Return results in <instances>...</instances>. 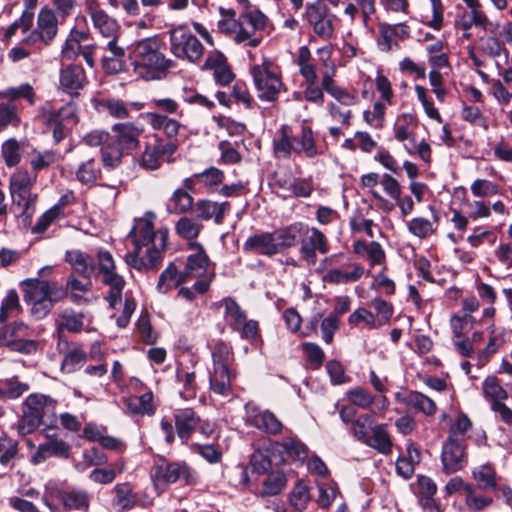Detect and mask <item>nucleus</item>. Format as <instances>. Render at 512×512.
<instances>
[{
  "label": "nucleus",
  "mask_w": 512,
  "mask_h": 512,
  "mask_svg": "<svg viewBox=\"0 0 512 512\" xmlns=\"http://www.w3.org/2000/svg\"><path fill=\"white\" fill-rule=\"evenodd\" d=\"M154 214L138 219L129 233L134 244V251L125 256V262L139 271L155 269L162 260L166 248L168 229L154 231Z\"/></svg>",
  "instance_id": "1"
},
{
  "label": "nucleus",
  "mask_w": 512,
  "mask_h": 512,
  "mask_svg": "<svg viewBox=\"0 0 512 512\" xmlns=\"http://www.w3.org/2000/svg\"><path fill=\"white\" fill-rule=\"evenodd\" d=\"M162 43L156 37H148L134 43L130 58L134 71L145 80H155L161 77L172 61L161 51Z\"/></svg>",
  "instance_id": "2"
},
{
  "label": "nucleus",
  "mask_w": 512,
  "mask_h": 512,
  "mask_svg": "<svg viewBox=\"0 0 512 512\" xmlns=\"http://www.w3.org/2000/svg\"><path fill=\"white\" fill-rule=\"evenodd\" d=\"M21 285L24 287V301L31 307V315L37 320L45 318L54 304L65 298L63 288L56 282L28 278Z\"/></svg>",
  "instance_id": "3"
},
{
  "label": "nucleus",
  "mask_w": 512,
  "mask_h": 512,
  "mask_svg": "<svg viewBox=\"0 0 512 512\" xmlns=\"http://www.w3.org/2000/svg\"><path fill=\"white\" fill-rule=\"evenodd\" d=\"M250 73L258 98L262 101H276L281 91L284 90L278 67L272 61L263 59L261 63L251 66Z\"/></svg>",
  "instance_id": "4"
},
{
  "label": "nucleus",
  "mask_w": 512,
  "mask_h": 512,
  "mask_svg": "<svg viewBox=\"0 0 512 512\" xmlns=\"http://www.w3.org/2000/svg\"><path fill=\"white\" fill-rule=\"evenodd\" d=\"M213 368L209 374V386L213 393L228 397L232 393V379L235 373L230 369L232 353L230 348L219 343L212 352Z\"/></svg>",
  "instance_id": "5"
},
{
  "label": "nucleus",
  "mask_w": 512,
  "mask_h": 512,
  "mask_svg": "<svg viewBox=\"0 0 512 512\" xmlns=\"http://www.w3.org/2000/svg\"><path fill=\"white\" fill-rule=\"evenodd\" d=\"M55 401L42 394H32L25 400L23 415L18 422L17 430L22 436L33 433L43 423L47 413L54 414Z\"/></svg>",
  "instance_id": "6"
},
{
  "label": "nucleus",
  "mask_w": 512,
  "mask_h": 512,
  "mask_svg": "<svg viewBox=\"0 0 512 512\" xmlns=\"http://www.w3.org/2000/svg\"><path fill=\"white\" fill-rule=\"evenodd\" d=\"M86 10L94 29L106 41V47H111L115 52L121 53V46L118 45L121 27L117 20L109 16L102 9V3H98L96 0H86Z\"/></svg>",
  "instance_id": "7"
},
{
  "label": "nucleus",
  "mask_w": 512,
  "mask_h": 512,
  "mask_svg": "<svg viewBox=\"0 0 512 512\" xmlns=\"http://www.w3.org/2000/svg\"><path fill=\"white\" fill-rule=\"evenodd\" d=\"M169 35L170 51L176 58L191 63H196L202 58L204 54L203 45L184 25L172 28Z\"/></svg>",
  "instance_id": "8"
},
{
  "label": "nucleus",
  "mask_w": 512,
  "mask_h": 512,
  "mask_svg": "<svg viewBox=\"0 0 512 512\" xmlns=\"http://www.w3.org/2000/svg\"><path fill=\"white\" fill-rule=\"evenodd\" d=\"M98 266L102 274L103 283L110 287V292L107 296L108 303L111 308H115L117 304H121L125 281L122 276L115 272V262L109 252L100 251L98 253Z\"/></svg>",
  "instance_id": "9"
},
{
  "label": "nucleus",
  "mask_w": 512,
  "mask_h": 512,
  "mask_svg": "<svg viewBox=\"0 0 512 512\" xmlns=\"http://www.w3.org/2000/svg\"><path fill=\"white\" fill-rule=\"evenodd\" d=\"M152 479L156 489H159L161 485L172 484L180 479L192 484L196 481V475L186 463L160 460L154 467Z\"/></svg>",
  "instance_id": "10"
},
{
  "label": "nucleus",
  "mask_w": 512,
  "mask_h": 512,
  "mask_svg": "<svg viewBox=\"0 0 512 512\" xmlns=\"http://www.w3.org/2000/svg\"><path fill=\"white\" fill-rule=\"evenodd\" d=\"M177 148L176 143L157 138L153 144L146 145L140 165L147 170H156L161 167L164 161H173L172 156Z\"/></svg>",
  "instance_id": "11"
},
{
  "label": "nucleus",
  "mask_w": 512,
  "mask_h": 512,
  "mask_svg": "<svg viewBox=\"0 0 512 512\" xmlns=\"http://www.w3.org/2000/svg\"><path fill=\"white\" fill-rule=\"evenodd\" d=\"M304 18L314 33L323 40H329L334 36L332 16L328 14V8L320 2L307 5Z\"/></svg>",
  "instance_id": "12"
},
{
  "label": "nucleus",
  "mask_w": 512,
  "mask_h": 512,
  "mask_svg": "<svg viewBox=\"0 0 512 512\" xmlns=\"http://www.w3.org/2000/svg\"><path fill=\"white\" fill-rule=\"evenodd\" d=\"M301 237L300 254L309 265L316 263V252L321 254L329 252L328 241L319 229L305 225Z\"/></svg>",
  "instance_id": "13"
},
{
  "label": "nucleus",
  "mask_w": 512,
  "mask_h": 512,
  "mask_svg": "<svg viewBox=\"0 0 512 512\" xmlns=\"http://www.w3.org/2000/svg\"><path fill=\"white\" fill-rule=\"evenodd\" d=\"M465 441L448 437L442 446L441 461L447 474L461 470L467 463Z\"/></svg>",
  "instance_id": "14"
},
{
  "label": "nucleus",
  "mask_w": 512,
  "mask_h": 512,
  "mask_svg": "<svg viewBox=\"0 0 512 512\" xmlns=\"http://www.w3.org/2000/svg\"><path fill=\"white\" fill-rule=\"evenodd\" d=\"M246 421L270 434H277L282 430V423L276 418V416L268 410H260L253 403H247L245 405Z\"/></svg>",
  "instance_id": "15"
},
{
  "label": "nucleus",
  "mask_w": 512,
  "mask_h": 512,
  "mask_svg": "<svg viewBox=\"0 0 512 512\" xmlns=\"http://www.w3.org/2000/svg\"><path fill=\"white\" fill-rule=\"evenodd\" d=\"M70 445L61 438L47 436V440L40 444L31 457L34 465L43 463L51 457L67 459L70 454Z\"/></svg>",
  "instance_id": "16"
},
{
  "label": "nucleus",
  "mask_w": 512,
  "mask_h": 512,
  "mask_svg": "<svg viewBox=\"0 0 512 512\" xmlns=\"http://www.w3.org/2000/svg\"><path fill=\"white\" fill-rule=\"evenodd\" d=\"M41 115L45 123H60L66 127H75L78 123V109L73 102H69L59 109L50 103L41 108Z\"/></svg>",
  "instance_id": "17"
},
{
  "label": "nucleus",
  "mask_w": 512,
  "mask_h": 512,
  "mask_svg": "<svg viewBox=\"0 0 512 512\" xmlns=\"http://www.w3.org/2000/svg\"><path fill=\"white\" fill-rule=\"evenodd\" d=\"M112 132L116 146L123 151H131L139 146L143 130L131 122H125L113 125Z\"/></svg>",
  "instance_id": "18"
},
{
  "label": "nucleus",
  "mask_w": 512,
  "mask_h": 512,
  "mask_svg": "<svg viewBox=\"0 0 512 512\" xmlns=\"http://www.w3.org/2000/svg\"><path fill=\"white\" fill-rule=\"evenodd\" d=\"M28 326L24 323H15L11 327H7L4 332L6 344L13 350L32 353L36 350L37 344L34 340H27Z\"/></svg>",
  "instance_id": "19"
},
{
  "label": "nucleus",
  "mask_w": 512,
  "mask_h": 512,
  "mask_svg": "<svg viewBox=\"0 0 512 512\" xmlns=\"http://www.w3.org/2000/svg\"><path fill=\"white\" fill-rule=\"evenodd\" d=\"M51 496L58 499L67 510L88 511L90 496L84 490L66 489L53 490Z\"/></svg>",
  "instance_id": "20"
},
{
  "label": "nucleus",
  "mask_w": 512,
  "mask_h": 512,
  "mask_svg": "<svg viewBox=\"0 0 512 512\" xmlns=\"http://www.w3.org/2000/svg\"><path fill=\"white\" fill-rule=\"evenodd\" d=\"M78 153L83 159L75 170L76 179L84 185L92 186L101 173L96 155L90 156L82 147H79Z\"/></svg>",
  "instance_id": "21"
},
{
  "label": "nucleus",
  "mask_w": 512,
  "mask_h": 512,
  "mask_svg": "<svg viewBox=\"0 0 512 512\" xmlns=\"http://www.w3.org/2000/svg\"><path fill=\"white\" fill-rule=\"evenodd\" d=\"M60 84L64 91L70 95L78 94V91L87 84L84 69L78 65H69L60 72Z\"/></svg>",
  "instance_id": "22"
},
{
  "label": "nucleus",
  "mask_w": 512,
  "mask_h": 512,
  "mask_svg": "<svg viewBox=\"0 0 512 512\" xmlns=\"http://www.w3.org/2000/svg\"><path fill=\"white\" fill-rule=\"evenodd\" d=\"M486 330L489 335L488 342L485 348L480 350L477 354V366L479 368L484 367L488 363L490 357L494 355L506 342V332L503 328H497L495 325H490Z\"/></svg>",
  "instance_id": "23"
},
{
  "label": "nucleus",
  "mask_w": 512,
  "mask_h": 512,
  "mask_svg": "<svg viewBox=\"0 0 512 512\" xmlns=\"http://www.w3.org/2000/svg\"><path fill=\"white\" fill-rule=\"evenodd\" d=\"M191 248L195 249V253L188 256L186 267L182 271L186 281L194 277L204 276L207 273L209 264V259L199 243H192Z\"/></svg>",
  "instance_id": "24"
},
{
  "label": "nucleus",
  "mask_w": 512,
  "mask_h": 512,
  "mask_svg": "<svg viewBox=\"0 0 512 512\" xmlns=\"http://www.w3.org/2000/svg\"><path fill=\"white\" fill-rule=\"evenodd\" d=\"M65 297L69 296L70 300L75 304H86L93 301L94 296L91 291V280L85 279L84 281L78 280L75 276L71 275L66 282Z\"/></svg>",
  "instance_id": "25"
},
{
  "label": "nucleus",
  "mask_w": 512,
  "mask_h": 512,
  "mask_svg": "<svg viewBox=\"0 0 512 512\" xmlns=\"http://www.w3.org/2000/svg\"><path fill=\"white\" fill-rule=\"evenodd\" d=\"M37 175L29 173L27 170H16L9 179V190L12 199L24 197L32 193V187L36 183Z\"/></svg>",
  "instance_id": "26"
},
{
  "label": "nucleus",
  "mask_w": 512,
  "mask_h": 512,
  "mask_svg": "<svg viewBox=\"0 0 512 512\" xmlns=\"http://www.w3.org/2000/svg\"><path fill=\"white\" fill-rule=\"evenodd\" d=\"M142 117L152 129L162 131L170 139L176 137L181 128L180 122L160 113L147 112Z\"/></svg>",
  "instance_id": "27"
},
{
  "label": "nucleus",
  "mask_w": 512,
  "mask_h": 512,
  "mask_svg": "<svg viewBox=\"0 0 512 512\" xmlns=\"http://www.w3.org/2000/svg\"><path fill=\"white\" fill-rule=\"evenodd\" d=\"M244 249L267 256H272L278 253L276 238L273 233L268 232L255 234L249 237L244 244Z\"/></svg>",
  "instance_id": "28"
},
{
  "label": "nucleus",
  "mask_w": 512,
  "mask_h": 512,
  "mask_svg": "<svg viewBox=\"0 0 512 512\" xmlns=\"http://www.w3.org/2000/svg\"><path fill=\"white\" fill-rule=\"evenodd\" d=\"M65 259L72 266L73 270L84 279L91 278L95 271V263L93 258L82 251H68L66 253Z\"/></svg>",
  "instance_id": "29"
},
{
  "label": "nucleus",
  "mask_w": 512,
  "mask_h": 512,
  "mask_svg": "<svg viewBox=\"0 0 512 512\" xmlns=\"http://www.w3.org/2000/svg\"><path fill=\"white\" fill-rule=\"evenodd\" d=\"M294 152L304 154L308 158H314L320 154L316 146L313 131L308 126H302L298 135L293 136Z\"/></svg>",
  "instance_id": "30"
},
{
  "label": "nucleus",
  "mask_w": 512,
  "mask_h": 512,
  "mask_svg": "<svg viewBox=\"0 0 512 512\" xmlns=\"http://www.w3.org/2000/svg\"><path fill=\"white\" fill-rule=\"evenodd\" d=\"M364 274V268L357 264L352 263L345 269H331L327 271L324 279L327 282L335 284H346L349 282L358 281Z\"/></svg>",
  "instance_id": "31"
},
{
  "label": "nucleus",
  "mask_w": 512,
  "mask_h": 512,
  "mask_svg": "<svg viewBox=\"0 0 512 512\" xmlns=\"http://www.w3.org/2000/svg\"><path fill=\"white\" fill-rule=\"evenodd\" d=\"M199 424L200 418L191 409L181 410L175 415L177 434L183 442H186L190 438L191 433Z\"/></svg>",
  "instance_id": "32"
},
{
  "label": "nucleus",
  "mask_w": 512,
  "mask_h": 512,
  "mask_svg": "<svg viewBox=\"0 0 512 512\" xmlns=\"http://www.w3.org/2000/svg\"><path fill=\"white\" fill-rule=\"evenodd\" d=\"M417 128V119L410 113L399 115L394 125V136L400 141L415 142V130Z\"/></svg>",
  "instance_id": "33"
},
{
  "label": "nucleus",
  "mask_w": 512,
  "mask_h": 512,
  "mask_svg": "<svg viewBox=\"0 0 512 512\" xmlns=\"http://www.w3.org/2000/svg\"><path fill=\"white\" fill-rule=\"evenodd\" d=\"M354 252L360 257H365L371 265H380L385 261L386 254L382 246L376 242L358 240L353 245Z\"/></svg>",
  "instance_id": "34"
},
{
  "label": "nucleus",
  "mask_w": 512,
  "mask_h": 512,
  "mask_svg": "<svg viewBox=\"0 0 512 512\" xmlns=\"http://www.w3.org/2000/svg\"><path fill=\"white\" fill-rule=\"evenodd\" d=\"M489 20L483 10H464L460 13L456 20L455 26L461 30H470L473 26L483 30L487 29Z\"/></svg>",
  "instance_id": "35"
},
{
  "label": "nucleus",
  "mask_w": 512,
  "mask_h": 512,
  "mask_svg": "<svg viewBox=\"0 0 512 512\" xmlns=\"http://www.w3.org/2000/svg\"><path fill=\"white\" fill-rule=\"evenodd\" d=\"M37 29L44 35L46 45L53 40L58 31V20L52 9L43 7L39 11Z\"/></svg>",
  "instance_id": "36"
},
{
  "label": "nucleus",
  "mask_w": 512,
  "mask_h": 512,
  "mask_svg": "<svg viewBox=\"0 0 512 512\" xmlns=\"http://www.w3.org/2000/svg\"><path fill=\"white\" fill-rule=\"evenodd\" d=\"M372 436H369L364 444L377 450L381 454L388 455L392 452V441L385 425L376 424L372 430Z\"/></svg>",
  "instance_id": "37"
},
{
  "label": "nucleus",
  "mask_w": 512,
  "mask_h": 512,
  "mask_svg": "<svg viewBox=\"0 0 512 512\" xmlns=\"http://www.w3.org/2000/svg\"><path fill=\"white\" fill-rule=\"evenodd\" d=\"M304 229L305 224L298 222L275 231L273 235L276 238L278 251L282 248L293 247L297 240L302 236Z\"/></svg>",
  "instance_id": "38"
},
{
  "label": "nucleus",
  "mask_w": 512,
  "mask_h": 512,
  "mask_svg": "<svg viewBox=\"0 0 512 512\" xmlns=\"http://www.w3.org/2000/svg\"><path fill=\"white\" fill-rule=\"evenodd\" d=\"M153 395L146 392L141 396H131L124 399L125 412L128 414H147L152 415L154 408L152 405Z\"/></svg>",
  "instance_id": "39"
},
{
  "label": "nucleus",
  "mask_w": 512,
  "mask_h": 512,
  "mask_svg": "<svg viewBox=\"0 0 512 512\" xmlns=\"http://www.w3.org/2000/svg\"><path fill=\"white\" fill-rule=\"evenodd\" d=\"M113 492L115 497L112 501V507L118 512H124L132 509L136 504V495L127 484H117Z\"/></svg>",
  "instance_id": "40"
},
{
  "label": "nucleus",
  "mask_w": 512,
  "mask_h": 512,
  "mask_svg": "<svg viewBox=\"0 0 512 512\" xmlns=\"http://www.w3.org/2000/svg\"><path fill=\"white\" fill-rule=\"evenodd\" d=\"M296 63L299 67V73L306 83L318 81L317 69L311 63V52L307 46H301L298 49Z\"/></svg>",
  "instance_id": "41"
},
{
  "label": "nucleus",
  "mask_w": 512,
  "mask_h": 512,
  "mask_svg": "<svg viewBox=\"0 0 512 512\" xmlns=\"http://www.w3.org/2000/svg\"><path fill=\"white\" fill-rule=\"evenodd\" d=\"M187 282L182 272H178L174 264H170L159 277L157 290L160 293H167L172 288Z\"/></svg>",
  "instance_id": "42"
},
{
  "label": "nucleus",
  "mask_w": 512,
  "mask_h": 512,
  "mask_svg": "<svg viewBox=\"0 0 512 512\" xmlns=\"http://www.w3.org/2000/svg\"><path fill=\"white\" fill-rule=\"evenodd\" d=\"M482 394L492 403L502 402L508 398L507 391L495 376H487L482 382Z\"/></svg>",
  "instance_id": "43"
},
{
  "label": "nucleus",
  "mask_w": 512,
  "mask_h": 512,
  "mask_svg": "<svg viewBox=\"0 0 512 512\" xmlns=\"http://www.w3.org/2000/svg\"><path fill=\"white\" fill-rule=\"evenodd\" d=\"M405 402L407 405L413 407L426 416H432L437 411L435 402L428 396L417 391L410 392L405 398Z\"/></svg>",
  "instance_id": "44"
},
{
  "label": "nucleus",
  "mask_w": 512,
  "mask_h": 512,
  "mask_svg": "<svg viewBox=\"0 0 512 512\" xmlns=\"http://www.w3.org/2000/svg\"><path fill=\"white\" fill-rule=\"evenodd\" d=\"M203 229L198 219L183 216L175 224L176 233L183 239L193 240L197 238Z\"/></svg>",
  "instance_id": "45"
},
{
  "label": "nucleus",
  "mask_w": 512,
  "mask_h": 512,
  "mask_svg": "<svg viewBox=\"0 0 512 512\" xmlns=\"http://www.w3.org/2000/svg\"><path fill=\"white\" fill-rule=\"evenodd\" d=\"M193 205V197L182 188L176 189L170 198V211L175 214L187 213L192 209Z\"/></svg>",
  "instance_id": "46"
},
{
  "label": "nucleus",
  "mask_w": 512,
  "mask_h": 512,
  "mask_svg": "<svg viewBox=\"0 0 512 512\" xmlns=\"http://www.w3.org/2000/svg\"><path fill=\"white\" fill-rule=\"evenodd\" d=\"M375 425L371 416L363 414L352 423L351 432L357 440L365 443Z\"/></svg>",
  "instance_id": "47"
},
{
  "label": "nucleus",
  "mask_w": 512,
  "mask_h": 512,
  "mask_svg": "<svg viewBox=\"0 0 512 512\" xmlns=\"http://www.w3.org/2000/svg\"><path fill=\"white\" fill-rule=\"evenodd\" d=\"M58 160V154L55 151H38L34 149L30 155V166L34 171H40L48 168Z\"/></svg>",
  "instance_id": "48"
},
{
  "label": "nucleus",
  "mask_w": 512,
  "mask_h": 512,
  "mask_svg": "<svg viewBox=\"0 0 512 512\" xmlns=\"http://www.w3.org/2000/svg\"><path fill=\"white\" fill-rule=\"evenodd\" d=\"M111 53V56H104L102 58V66L104 70L109 74H117L124 70L125 62V50L121 47V53L115 52L113 48L106 47Z\"/></svg>",
  "instance_id": "49"
},
{
  "label": "nucleus",
  "mask_w": 512,
  "mask_h": 512,
  "mask_svg": "<svg viewBox=\"0 0 512 512\" xmlns=\"http://www.w3.org/2000/svg\"><path fill=\"white\" fill-rule=\"evenodd\" d=\"M362 322L369 330L380 328L378 321H376L375 315L366 308L356 309L350 314L348 318V323L353 327L359 325Z\"/></svg>",
  "instance_id": "50"
},
{
  "label": "nucleus",
  "mask_w": 512,
  "mask_h": 512,
  "mask_svg": "<svg viewBox=\"0 0 512 512\" xmlns=\"http://www.w3.org/2000/svg\"><path fill=\"white\" fill-rule=\"evenodd\" d=\"M2 97L8 100H16L19 98L26 99L29 104L33 105L35 103V92L33 87L24 83L18 87H11L4 91H1Z\"/></svg>",
  "instance_id": "51"
},
{
  "label": "nucleus",
  "mask_w": 512,
  "mask_h": 512,
  "mask_svg": "<svg viewBox=\"0 0 512 512\" xmlns=\"http://www.w3.org/2000/svg\"><path fill=\"white\" fill-rule=\"evenodd\" d=\"M473 477L482 489L496 487V473L489 465H482L473 470Z\"/></svg>",
  "instance_id": "52"
},
{
  "label": "nucleus",
  "mask_w": 512,
  "mask_h": 512,
  "mask_svg": "<svg viewBox=\"0 0 512 512\" xmlns=\"http://www.w3.org/2000/svg\"><path fill=\"white\" fill-rule=\"evenodd\" d=\"M465 504L469 510L480 511L490 506L493 502L492 498L484 497L475 493L471 485L464 486Z\"/></svg>",
  "instance_id": "53"
},
{
  "label": "nucleus",
  "mask_w": 512,
  "mask_h": 512,
  "mask_svg": "<svg viewBox=\"0 0 512 512\" xmlns=\"http://www.w3.org/2000/svg\"><path fill=\"white\" fill-rule=\"evenodd\" d=\"M310 499L311 496L307 485L303 482H298L290 494V504L295 510L303 511Z\"/></svg>",
  "instance_id": "54"
},
{
  "label": "nucleus",
  "mask_w": 512,
  "mask_h": 512,
  "mask_svg": "<svg viewBox=\"0 0 512 512\" xmlns=\"http://www.w3.org/2000/svg\"><path fill=\"white\" fill-rule=\"evenodd\" d=\"M86 360V354L81 348L69 350L62 362V369L68 373L74 372L83 366Z\"/></svg>",
  "instance_id": "55"
},
{
  "label": "nucleus",
  "mask_w": 512,
  "mask_h": 512,
  "mask_svg": "<svg viewBox=\"0 0 512 512\" xmlns=\"http://www.w3.org/2000/svg\"><path fill=\"white\" fill-rule=\"evenodd\" d=\"M408 230L411 234L421 239L429 237L435 231L433 223L423 217H416L409 221Z\"/></svg>",
  "instance_id": "56"
},
{
  "label": "nucleus",
  "mask_w": 512,
  "mask_h": 512,
  "mask_svg": "<svg viewBox=\"0 0 512 512\" xmlns=\"http://www.w3.org/2000/svg\"><path fill=\"white\" fill-rule=\"evenodd\" d=\"M370 307L376 312L375 318L380 327L389 323L393 315V307L381 298H375L370 302Z\"/></svg>",
  "instance_id": "57"
},
{
  "label": "nucleus",
  "mask_w": 512,
  "mask_h": 512,
  "mask_svg": "<svg viewBox=\"0 0 512 512\" xmlns=\"http://www.w3.org/2000/svg\"><path fill=\"white\" fill-rule=\"evenodd\" d=\"M20 148L21 144L13 138L3 143L2 155L8 167L16 166L20 162Z\"/></svg>",
  "instance_id": "58"
},
{
  "label": "nucleus",
  "mask_w": 512,
  "mask_h": 512,
  "mask_svg": "<svg viewBox=\"0 0 512 512\" xmlns=\"http://www.w3.org/2000/svg\"><path fill=\"white\" fill-rule=\"evenodd\" d=\"M348 400L361 409H368L374 402V396L362 387H355L347 392Z\"/></svg>",
  "instance_id": "59"
},
{
  "label": "nucleus",
  "mask_w": 512,
  "mask_h": 512,
  "mask_svg": "<svg viewBox=\"0 0 512 512\" xmlns=\"http://www.w3.org/2000/svg\"><path fill=\"white\" fill-rule=\"evenodd\" d=\"M21 309L20 300L15 290H9L2 301L0 309V322L6 321L10 315Z\"/></svg>",
  "instance_id": "60"
},
{
  "label": "nucleus",
  "mask_w": 512,
  "mask_h": 512,
  "mask_svg": "<svg viewBox=\"0 0 512 512\" xmlns=\"http://www.w3.org/2000/svg\"><path fill=\"white\" fill-rule=\"evenodd\" d=\"M223 304L225 306V315L230 319L232 329L246 319L245 312L234 299L230 297L225 298Z\"/></svg>",
  "instance_id": "61"
},
{
  "label": "nucleus",
  "mask_w": 512,
  "mask_h": 512,
  "mask_svg": "<svg viewBox=\"0 0 512 512\" xmlns=\"http://www.w3.org/2000/svg\"><path fill=\"white\" fill-rule=\"evenodd\" d=\"M218 10L222 17V19L217 22L218 30L224 34H230L234 32L238 26V22L235 19V10L231 8L226 9L223 7H219Z\"/></svg>",
  "instance_id": "62"
},
{
  "label": "nucleus",
  "mask_w": 512,
  "mask_h": 512,
  "mask_svg": "<svg viewBox=\"0 0 512 512\" xmlns=\"http://www.w3.org/2000/svg\"><path fill=\"white\" fill-rule=\"evenodd\" d=\"M242 24H248L252 28V32L263 30L268 22L267 16L260 10H252L240 16Z\"/></svg>",
  "instance_id": "63"
},
{
  "label": "nucleus",
  "mask_w": 512,
  "mask_h": 512,
  "mask_svg": "<svg viewBox=\"0 0 512 512\" xmlns=\"http://www.w3.org/2000/svg\"><path fill=\"white\" fill-rule=\"evenodd\" d=\"M123 150L116 145H107L102 149V163L105 168L114 169L120 165Z\"/></svg>",
  "instance_id": "64"
}]
</instances>
